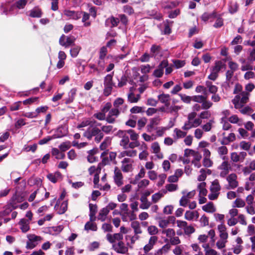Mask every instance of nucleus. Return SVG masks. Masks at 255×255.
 Returning a JSON list of instances; mask_svg holds the SVG:
<instances>
[{
	"mask_svg": "<svg viewBox=\"0 0 255 255\" xmlns=\"http://www.w3.org/2000/svg\"><path fill=\"white\" fill-rule=\"evenodd\" d=\"M82 13H83V15L82 17V21L83 22H84V25L86 27L90 26L91 25L90 22H86V21L87 20H88L90 18L89 14H88V13H87L86 12H82Z\"/></svg>",
	"mask_w": 255,
	"mask_h": 255,
	"instance_id": "a19ab883",
	"label": "nucleus"
},
{
	"mask_svg": "<svg viewBox=\"0 0 255 255\" xmlns=\"http://www.w3.org/2000/svg\"><path fill=\"white\" fill-rule=\"evenodd\" d=\"M29 220L27 219L23 218L20 220L19 224L21 226L20 229L22 232L26 233L29 230Z\"/></svg>",
	"mask_w": 255,
	"mask_h": 255,
	"instance_id": "f8f14e48",
	"label": "nucleus"
},
{
	"mask_svg": "<svg viewBox=\"0 0 255 255\" xmlns=\"http://www.w3.org/2000/svg\"><path fill=\"white\" fill-rule=\"evenodd\" d=\"M70 147L71 142L69 141L63 142L59 146V148L62 152H64L69 149Z\"/></svg>",
	"mask_w": 255,
	"mask_h": 255,
	"instance_id": "7c9ffc66",
	"label": "nucleus"
},
{
	"mask_svg": "<svg viewBox=\"0 0 255 255\" xmlns=\"http://www.w3.org/2000/svg\"><path fill=\"white\" fill-rule=\"evenodd\" d=\"M181 100L185 103L190 104L191 101H192V97L189 96H187L185 94H179Z\"/></svg>",
	"mask_w": 255,
	"mask_h": 255,
	"instance_id": "37998d69",
	"label": "nucleus"
},
{
	"mask_svg": "<svg viewBox=\"0 0 255 255\" xmlns=\"http://www.w3.org/2000/svg\"><path fill=\"white\" fill-rule=\"evenodd\" d=\"M226 68V64L221 60H219L215 61L214 66H213L211 70L218 74L219 72L222 69H225Z\"/></svg>",
	"mask_w": 255,
	"mask_h": 255,
	"instance_id": "9d476101",
	"label": "nucleus"
},
{
	"mask_svg": "<svg viewBox=\"0 0 255 255\" xmlns=\"http://www.w3.org/2000/svg\"><path fill=\"white\" fill-rule=\"evenodd\" d=\"M173 63L175 67L177 69L183 67L185 64V61L180 60H175L173 61Z\"/></svg>",
	"mask_w": 255,
	"mask_h": 255,
	"instance_id": "4d7b16f0",
	"label": "nucleus"
},
{
	"mask_svg": "<svg viewBox=\"0 0 255 255\" xmlns=\"http://www.w3.org/2000/svg\"><path fill=\"white\" fill-rule=\"evenodd\" d=\"M161 50V47L160 45L153 44L150 48V52L151 53V57H155Z\"/></svg>",
	"mask_w": 255,
	"mask_h": 255,
	"instance_id": "5701e85b",
	"label": "nucleus"
},
{
	"mask_svg": "<svg viewBox=\"0 0 255 255\" xmlns=\"http://www.w3.org/2000/svg\"><path fill=\"white\" fill-rule=\"evenodd\" d=\"M119 23L120 19L119 18L115 17L114 16H111L106 19L105 26L106 27L113 28L118 26Z\"/></svg>",
	"mask_w": 255,
	"mask_h": 255,
	"instance_id": "39448f33",
	"label": "nucleus"
},
{
	"mask_svg": "<svg viewBox=\"0 0 255 255\" xmlns=\"http://www.w3.org/2000/svg\"><path fill=\"white\" fill-rule=\"evenodd\" d=\"M210 190L211 192L219 193V191L221 190V186L218 179H215L212 182Z\"/></svg>",
	"mask_w": 255,
	"mask_h": 255,
	"instance_id": "4468645a",
	"label": "nucleus"
},
{
	"mask_svg": "<svg viewBox=\"0 0 255 255\" xmlns=\"http://www.w3.org/2000/svg\"><path fill=\"white\" fill-rule=\"evenodd\" d=\"M203 165L206 167H210L212 166L213 162L209 158L205 157L203 160Z\"/></svg>",
	"mask_w": 255,
	"mask_h": 255,
	"instance_id": "864d4df0",
	"label": "nucleus"
},
{
	"mask_svg": "<svg viewBox=\"0 0 255 255\" xmlns=\"http://www.w3.org/2000/svg\"><path fill=\"white\" fill-rule=\"evenodd\" d=\"M113 86H104L103 94L105 96L108 97L111 94Z\"/></svg>",
	"mask_w": 255,
	"mask_h": 255,
	"instance_id": "603ef678",
	"label": "nucleus"
},
{
	"mask_svg": "<svg viewBox=\"0 0 255 255\" xmlns=\"http://www.w3.org/2000/svg\"><path fill=\"white\" fill-rule=\"evenodd\" d=\"M200 172L201 174L198 177V180L199 181H203L206 179L207 177L206 174V169L202 168L201 169Z\"/></svg>",
	"mask_w": 255,
	"mask_h": 255,
	"instance_id": "13d9d810",
	"label": "nucleus"
},
{
	"mask_svg": "<svg viewBox=\"0 0 255 255\" xmlns=\"http://www.w3.org/2000/svg\"><path fill=\"white\" fill-rule=\"evenodd\" d=\"M202 209L204 211L207 213H213L216 211L214 204L212 202H210L206 205L202 206Z\"/></svg>",
	"mask_w": 255,
	"mask_h": 255,
	"instance_id": "f3484780",
	"label": "nucleus"
},
{
	"mask_svg": "<svg viewBox=\"0 0 255 255\" xmlns=\"http://www.w3.org/2000/svg\"><path fill=\"white\" fill-rule=\"evenodd\" d=\"M120 22L121 21L124 25H127L128 20L127 16L124 14H120L119 15Z\"/></svg>",
	"mask_w": 255,
	"mask_h": 255,
	"instance_id": "3c124183",
	"label": "nucleus"
},
{
	"mask_svg": "<svg viewBox=\"0 0 255 255\" xmlns=\"http://www.w3.org/2000/svg\"><path fill=\"white\" fill-rule=\"evenodd\" d=\"M207 96H205V99L204 100L203 102H201L202 103V109L207 110L209 109L210 107L212 106V103L210 102V101H207Z\"/></svg>",
	"mask_w": 255,
	"mask_h": 255,
	"instance_id": "58836bf2",
	"label": "nucleus"
},
{
	"mask_svg": "<svg viewBox=\"0 0 255 255\" xmlns=\"http://www.w3.org/2000/svg\"><path fill=\"white\" fill-rule=\"evenodd\" d=\"M240 145L242 149L245 150H249L251 147V144L250 142L242 141L240 142Z\"/></svg>",
	"mask_w": 255,
	"mask_h": 255,
	"instance_id": "6e6d98bb",
	"label": "nucleus"
},
{
	"mask_svg": "<svg viewBox=\"0 0 255 255\" xmlns=\"http://www.w3.org/2000/svg\"><path fill=\"white\" fill-rule=\"evenodd\" d=\"M129 139L128 135H125L122 137L120 141V145L123 146L124 149L127 148V145L128 144Z\"/></svg>",
	"mask_w": 255,
	"mask_h": 255,
	"instance_id": "c9c22d12",
	"label": "nucleus"
},
{
	"mask_svg": "<svg viewBox=\"0 0 255 255\" xmlns=\"http://www.w3.org/2000/svg\"><path fill=\"white\" fill-rule=\"evenodd\" d=\"M141 204L140 205V208L142 209H147L150 206V203L148 201L147 198L141 197L140 199Z\"/></svg>",
	"mask_w": 255,
	"mask_h": 255,
	"instance_id": "b1692460",
	"label": "nucleus"
},
{
	"mask_svg": "<svg viewBox=\"0 0 255 255\" xmlns=\"http://www.w3.org/2000/svg\"><path fill=\"white\" fill-rule=\"evenodd\" d=\"M113 249L117 253L121 254H127L128 253V249L123 242H119L116 244H113Z\"/></svg>",
	"mask_w": 255,
	"mask_h": 255,
	"instance_id": "f257e3e1",
	"label": "nucleus"
},
{
	"mask_svg": "<svg viewBox=\"0 0 255 255\" xmlns=\"http://www.w3.org/2000/svg\"><path fill=\"white\" fill-rule=\"evenodd\" d=\"M48 107L47 106L38 107L36 109L35 112L37 114L38 116L40 113H46V111L48 110Z\"/></svg>",
	"mask_w": 255,
	"mask_h": 255,
	"instance_id": "680f3d73",
	"label": "nucleus"
},
{
	"mask_svg": "<svg viewBox=\"0 0 255 255\" xmlns=\"http://www.w3.org/2000/svg\"><path fill=\"white\" fill-rule=\"evenodd\" d=\"M51 154L53 156H55L57 159H62L65 157V153L63 152H60L59 150L56 148H52Z\"/></svg>",
	"mask_w": 255,
	"mask_h": 255,
	"instance_id": "2eb2a0df",
	"label": "nucleus"
},
{
	"mask_svg": "<svg viewBox=\"0 0 255 255\" xmlns=\"http://www.w3.org/2000/svg\"><path fill=\"white\" fill-rule=\"evenodd\" d=\"M147 122V119L145 118H142L138 120L137 125L138 128L139 129H141L142 128H143Z\"/></svg>",
	"mask_w": 255,
	"mask_h": 255,
	"instance_id": "5fc2aeb1",
	"label": "nucleus"
},
{
	"mask_svg": "<svg viewBox=\"0 0 255 255\" xmlns=\"http://www.w3.org/2000/svg\"><path fill=\"white\" fill-rule=\"evenodd\" d=\"M63 228L62 226H58L56 227H49L46 228V231L47 233L49 234L54 235L60 233Z\"/></svg>",
	"mask_w": 255,
	"mask_h": 255,
	"instance_id": "9b49d317",
	"label": "nucleus"
},
{
	"mask_svg": "<svg viewBox=\"0 0 255 255\" xmlns=\"http://www.w3.org/2000/svg\"><path fill=\"white\" fill-rule=\"evenodd\" d=\"M38 97H31L23 101L22 103L24 105H31L34 103L38 102Z\"/></svg>",
	"mask_w": 255,
	"mask_h": 255,
	"instance_id": "e433bc0d",
	"label": "nucleus"
},
{
	"mask_svg": "<svg viewBox=\"0 0 255 255\" xmlns=\"http://www.w3.org/2000/svg\"><path fill=\"white\" fill-rule=\"evenodd\" d=\"M67 129L64 127H59L57 129L58 137H61L66 135L67 132Z\"/></svg>",
	"mask_w": 255,
	"mask_h": 255,
	"instance_id": "4c0bfd02",
	"label": "nucleus"
},
{
	"mask_svg": "<svg viewBox=\"0 0 255 255\" xmlns=\"http://www.w3.org/2000/svg\"><path fill=\"white\" fill-rule=\"evenodd\" d=\"M148 233L154 236L158 233V230L157 228L155 226H150L147 228Z\"/></svg>",
	"mask_w": 255,
	"mask_h": 255,
	"instance_id": "09e8293b",
	"label": "nucleus"
},
{
	"mask_svg": "<svg viewBox=\"0 0 255 255\" xmlns=\"http://www.w3.org/2000/svg\"><path fill=\"white\" fill-rule=\"evenodd\" d=\"M234 204L235 205L234 207L237 208L243 207L246 205L245 202L241 198H237L234 201Z\"/></svg>",
	"mask_w": 255,
	"mask_h": 255,
	"instance_id": "a18cd8bd",
	"label": "nucleus"
},
{
	"mask_svg": "<svg viewBox=\"0 0 255 255\" xmlns=\"http://www.w3.org/2000/svg\"><path fill=\"white\" fill-rule=\"evenodd\" d=\"M114 83L113 82V75L108 74L104 78V85L108 86H114Z\"/></svg>",
	"mask_w": 255,
	"mask_h": 255,
	"instance_id": "412c9836",
	"label": "nucleus"
},
{
	"mask_svg": "<svg viewBox=\"0 0 255 255\" xmlns=\"http://www.w3.org/2000/svg\"><path fill=\"white\" fill-rule=\"evenodd\" d=\"M43 12L39 6H35L29 11L28 16L33 18H40L42 16Z\"/></svg>",
	"mask_w": 255,
	"mask_h": 255,
	"instance_id": "6e6552de",
	"label": "nucleus"
},
{
	"mask_svg": "<svg viewBox=\"0 0 255 255\" xmlns=\"http://www.w3.org/2000/svg\"><path fill=\"white\" fill-rule=\"evenodd\" d=\"M180 13V10L176 9L173 11H171L169 13L168 17L170 18H174L176 17Z\"/></svg>",
	"mask_w": 255,
	"mask_h": 255,
	"instance_id": "774afa93",
	"label": "nucleus"
},
{
	"mask_svg": "<svg viewBox=\"0 0 255 255\" xmlns=\"http://www.w3.org/2000/svg\"><path fill=\"white\" fill-rule=\"evenodd\" d=\"M173 23L172 21H169V20H166V23L164 24V29L163 30V34L165 35H169L171 32L172 30L170 27V24H172Z\"/></svg>",
	"mask_w": 255,
	"mask_h": 255,
	"instance_id": "4be33fe9",
	"label": "nucleus"
},
{
	"mask_svg": "<svg viewBox=\"0 0 255 255\" xmlns=\"http://www.w3.org/2000/svg\"><path fill=\"white\" fill-rule=\"evenodd\" d=\"M28 0H18L15 2L16 6L18 9H23L26 5Z\"/></svg>",
	"mask_w": 255,
	"mask_h": 255,
	"instance_id": "79ce46f5",
	"label": "nucleus"
},
{
	"mask_svg": "<svg viewBox=\"0 0 255 255\" xmlns=\"http://www.w3.org/2000/svg\"><path fill=\"white\" fill-rule=\"evenodd\" d=\"M95 118L100 121L105 120L106 119V114L103 112L96 113L93 116Z\"/></svg>",
	"mask_w": 255,
	"mask_h": 255,
	"instance_id": "e2e57ef3",
	"label": "nucleus"
},
{
	"mask_svg": "<svg viewBox=\"0 0 255 255\" xmlns=\"http://www.w3.org/2000/svg\"><path fill=\"white\" fill-rule=\"evenodd\" d=\"M37 148V145L36 143L33 144L32 145H25L23 148V150L25 152L32 151L34 152Z\"/></svg>",
	"mask_w": 255,
	"mask_h": 255,
	"instance_id": "473e14b6",
	"label": "nucleus"
},
{
	"mask_svg": "<svg viewBox=\"0 0 255 255\" xmlns=\"http://www.w3.org/2000/svg\"><path fill=\"white\" fill-rule=\"evenodd\" d=\"M151 148L153 149V152L154 153L157 154L160 152V147L157 142H153L152 144Z\"/></svg>",
	"mask_w": 255,
	"mask_h": 255,
	"instance_id": "bf43d9fd",
	"label": "nucleus"
},
{
	"mask_svg": "<svg viewBox=\"0 0 255 255\" xmlns=\"http://www.w3.org/2000/svg\"><path fill=\"white\" fill-rule=\"evenodd\" d=\"M107 53H108V50H107V47L106 46L102 47L100 50L99 59H104Z\"/></svg>",
	"mask_w": 255,
	"mask_h": 255,
	"instance_id": "de8ad7c7",
	"label": "nucleus"
},
{
	"mask_svg": "<svg viewBox=\"0 0 255 255\" xmlns=\"http://www.w3.org/2000/svg\"><path fill=\"white\" fill-rule=\"evenodd\" d=\"M205 99V96L196 95L192 96V101L199 103H201Z\"/></svg>",
	"mask_w": 255,
	"mask_h": 255,
	"instance_id": "49530a36",
	"label": "nucleus"
},
{
	"mask_svg": "<svg viewBox=\"0 0 255 255\" xmlns=\"http://www.w3.org/2000/svg\"><path fill=\"white\" fill-rule=\"evenodd\" d=\"M219 168L222 170L226 171H230L232 170V168L230 164L229 163L228 161H223L221 164V165L219 166Z\"/></svg>",
	"mask_w": 255,
	"mask_h": 255,
	"instance_id": "72a5a7b5",
	"label": "nucleus"
},
{
	"mask_svg": "<svg viewBox=\"0 0 255 255\" xmlns=\"http://www.w3.org/2000/svg\"><path fill=\"white\" fill-rule=\"evenodd\" d=\"M211 116L210 112L208 111H205L200 113L199 117L201 119H207Z\"/></svg>",
	"mask_w": 255,
	"mask_h": 255,
	"instance_id": "338daca9",
	"label": "nucleus"
},
{
	"mask_svg": "<svg viewBox=\"0 0 255 255\" xmlns=\"http://www.w3.org/2000/svg\"><path fill=\"white\" fill-rule=\"evenodd\" d=\"M64 14L70 18H72L74 20H78L81 17L82 12L65 9L64 11Z\"/></svg>",
	"mask_w": 255,
	"mask_h": 255,
	"instance_id": "20e7f679",
	"label": "nucleus"
},
{
	"mask_svg": "<svg viewBox=\"0 0 255 255\" xmlns=\"http://www.w3.org/2000/svg\"><path fill=\"white\" fill-rule=\"evenodd\" d=\"M13 206L8 203L7 205L4 207V210L1 212V215L3 216L8 215L13 210L15 209Z\"/></svg>",
	"mask_w": 255,
	"mask_h": 255,
	"instance_id": "393cba45",
	"label": "nucleus"
},
{
	"mask_svg": "<svg viewBox=\"0 0 255 255\" xmlns=\"http://www.w3.org/2000/svg\"><path fill=\"white\" fill-rule=\"evenodd\" d=\"M160 121V119L157 118H152L150 120V124L147 126L148 131H150V129H152L154 125H157Z\"/></svg>",
	"mask_w": 255,
	"mask_h": 255,
	"instance_id": "bb28decb",
	"label": "nucleus"
},
{
	"mask_svg": "<svg viewBox=\"0 0 255 255\" xmlns=\"http://www.w3.org/2000/svg\"><path fill=\"white\" fill-rule=\"evenodd\" d=\"M194 216L195 213L194 211H187L185 214V218L189 221L193 220Z\"/></svg>",
	"mask_w": 255,
	"mask_h": 255,
	"instance_id": "052dcab7",
	"label": "nucleus"
},
{
	"mask_svg": "<svg viewBox=\"0 0 255 255\" xmlns=\"http://www.w3.org/2000/svg\"><path fill=\"white\" fill-rule=\"evenodd\" d=\"M109 210L106 207L102 208L98 216V219L101 220L102 222H104L105 221L106 219V216L109 213Z\"/></svg>",
	"mask_w": 255,
	"mask_h": 255,
	"instance_id": "ddd939ff",
	"label": "nucleus"
},
{
	"mask_svg": "<svg viewBox=\"0 0 255 255\" xmlns=\"http://www.w3.org/2000/svg\"><path fill=\"white\" fill-rule=\"evenodd\" d=\"M123 239V235L121 233H116L113 235L110 234L107 235V240L112 244L115 243L116 241L121 242Z\"/></svg>",
	"mask_w": 255,
	"mask_h": 255,
	"instance_id": "0eeeda50",
	"label": "nucleus"
},
{
	"mask_svg": "<svg viewBox=\"0 0 255 255\" xmlns=\"http://www.w3.org/2000/svg\"><path fill=\"white\" fill-rule=\"evenodd\" d=\"M128 78L126 75H123L120 80H119L118 87L121 88L127 84Z\"/></svg>",
	"mask_w": 255,
	"mask_h": 255,
	"instance_id": "8fccbe9b",
	"label": "nucleus"
},
{
	"mask_svg": "<svg viewBox=\"0 0 255 255\" xmlns=\"http://www.w3.org/2000/svg\"><path fill=\"white\" fill-rule=\"evenodd\" d=\"M90 132L92 137H93L99 134L102 132V131L98 127H93L91 129L90 128Z\"/></svg>",
	"mask_w": 255,
	"mask_h": 255,
	"instance_id": "0e129e2a",
	"label": "nucleus"
},
{
	"mask_svg": "<svg viewBox=\"0 0 255 255\" xmlns=\"http://www.w3.org/2000/svg\"><path fill=\"white\" fill-rule=\"evenodd\" d=\"M81 47L79 46H75L70 50V54L72 57H76L79 54Z\"/></svg>",
	"mask_w": 255,
	"mask_h": 255,
	"instance_id": "ea45409f",
	"label": "nucleus"
},
{
	"mask_svg": "<svg viewBox=\"0 0 255 255\" xmlns=\"http://www.w3.org/2000/svg\"><path fill=\"white\" fill-rule=\"evenodd\" d=\"M162 234H166L168 238H171L175 235V231L173 229H168L162 231Z\"/></svg>",
	"mask_w": 255,
	"mask_h": 255,
	"instance_id": "f704fd0d",
	"label": "nucleus"
},
{
	"mask_svg": "<svg viewBox=\"0 0 255 255\" xmlns=\"http://www.w3.org/2000/svg\"><path fill=\"white\" fill-rule=\"evenodd\" d=\"M217 16V12L214 11L212 13H208L207 12H204L201 16L202 20L204 22L207 21L209 19L212 18H215Z\"/></svg>",
	"mask_w": 255,
	"mask_h": 255,
	"instance_id": "dca6fc26",
	"label": "nucleus"
},
{
	"mask_svg": "<svg viewBox=\"0 0 255 255\" xmlns=\"http://www.w3.org/2000/svg\"><path fill=\"white\" fill-rule=\"evenodd\" d=\"M65 48L69 47L70 46L74 45L76 38L74 36H66V37Z\"/></svg>",
	"mask_w": 255,
	"mask_h": 255,
	"instance_id": "c756f323",
	"label": "nucleus"
},
{
	"mask_svg": "<svg viewBox=\"0 0 255 255\" xmlns=\"http://www.w3.org/2000/svg\"><path fill=\"white\" fill-rule=\"evenodd\" d=\"M237 176L235 173L230 174L227 178L230 188L235 189L238 186V182L237 180Z\"/></svg>",
	"mask_w": 255,
	"mask_h": 255,
	"instance_id": "423d86ee",
	"label": "nucleus"
},
{
	"mask_svg": "<svg viewBox=\"0 0 255 255\" xmlns=\"http://www.w3.org/2000/svg\"><path fill=\"white\" fill-rule=\"evenodd\" d=\"M97 64H98L97 67H98V69H97V73L98 75H100V73L105 69V59H99V60L98 61Z\"/></svg>",
	"mask_w": 255,
	"mask_h": 255,
	"instance_id": "cd10ccee",
	"label": "nucleus"
},
{
	"mask_svg": "<svg viewBox=\"0 0 255 255\" xmlns=\"http://www.w3.org/2000/svg\"><path fill=\"white\" fill-rule=\"evenodd\" d=\"M84 229L86 231H97L98 229L97 225L95 223L87 222L84 226Z\"/></svg>",
	"mask_w": 255,
	"mask_h": 255,
	"instance_id": "a211bd4d",
	"label": "nucleus"
},
{
	"mask_svg": "<svg viewBox=\"0 0 255 255\" xmlns=\"http://www.w3.org/2000/svg\"><path fill=\"white\" fill-rule=\"evenodd\" d=\"M24 200V197L20 195L19 193H17V192L11 197L9 201V202L11 206H13L14 208H17L18 206L17 204L21 203Z\"/></svg>",
	"mask_w": 255,
	"mask_h": 255,
	"instance_id": "7ed1b4c3",
	"label": "nucleus"
},
{
	"mask_svg": "<svg viewBox=\"0 0 255 255\" xmlns=\"http://www.w3.org/2000/svg\"><path fill=\"white\" fill-rule=\"evenodd\" d=\"M47 177L51 182L55 183L59 179L62 178V175L59 171H56L54 173L48 174Z\"/></svg>",
	"mask_w": 255,
	"mask_h": 255,
	"instance_id": "1a4fd4ad",
	"label": "nucleus"
},
{
	"mask_svg": "<svg viewBox=\"0 0 255 255\" xmlns=\"http://www.w3.org/2000/svg\"><path fill=\"white\" fill-rule=\"evenodd\" d=\"M123 176L121 170L118 167H115L114 170V179L116 184L118 187H120L123 184Z\"/></svg>",
	"mask_w": 255,
	"mask_h": 255,
	"instance_id": "f03ea898",
	"label": "nucleus"
},
{
	"mask_svg": "<svg viewBox=\"0 0 255 255\" xmlns=\"http://www.w3.org/2000/svg\"><path fill=\"white\" fill-rule=\"evenodd\" d=\"M131 227L134 230L135 235H137L142 233L139 223L138 221L132 222L131 223Z\"/></svg>",
	"mask_w": 255,
	"mask_h": 255,
	"instance_id": "aec40b11",
	"label": "nucleus"
},
{
	"mask_svg": "<svg viewBox=\"0 0 255 255\" xmlns=\"http://www.w3.org/2000/svg\"><path fill=\"white\" fill-rule=\"evenodd\" d=\"M206 185V183L204 182L200 183L198 185V188L199 190V196H201V195H202L203 196H205L207 195L208 191L205 188Z\"/></svg>",
	"mask_w": 255,
	"mask_h": 255,
	"instance_id": "6ab92c4d",
	"label": "nucleus"
},
{
	"mask_svg": "<svg viewBox=\"0 0 255 255\" xmlns=\"http://www.w3.org/2000/svg\"><path fill=\"white\" fill-rule=\"evenodd\" d=\"M239 9V5L237 2H231L229 7V11L231 14L237 12Z\"/></svg>",
	"mask_w": 255,
	"mask_h": 255,
	"instance_id": "2f4dec72",
	"label": "nucleus"
},
{
	"mask_svg": "<svg viewBox=\"0 0 255 255\" xmlns=\"http://www.w3.org/2000/svg\"><path fill=\"white\" fill-rule=\"evenodd\" d=\"M21 104V101H18L13 103L9 106L10 110L11 111H14L19 110Z\"/></svg>",
	"mask_w": 255,
	"mask_h": 255,
	"instance_id": "c03bdc74",
	"label": "nucleus"
},
{
	"mask_svg": "<svg viewBox=\"0 0 255 255\" xmlns=\"http://www.w3.org/2000/svg\"><path fill=\"white\" fill-rule=\"evenodd\" d=\"M158 100L162 104L170 101V96L169 94L162 93L158 96Z\"/></svg>",
	"mask_w": 255,
	"mask_h": 255,
	"instance_id": "c85d7f7f",
	"label": "nucleus"
},
{
	"mask_svg": "<svg viewBox=\"0 0 255 255\" xmlns=\"http://www.w3.org/2000/svg\"><path fill=\"white\" fill-rule=\"evenodd\" d=\"M68 208V201H64L60 206L59 209L57 211L59 214H63L66 212Z\"/></svg>",
	"mask_w": 255,
	"mask_h": 255,
	"instance_id": "a878e982",
	"label": "nucleus"
},
{
	"mask_svg": "<svg viewBox=\"0 0 255 255\" xmlns=\"http://www.w3.org/2000/svg\"><path fill=\"white\" fill-rule=\"evenodd\" d=\"M228 65H229V67L230 70H231L234 72H235L236 71H237L238 69L239 65L235 62L230 61L229 62Z\"/></svg>",
	"mask_w": 255,
	"mask_h": 255,
	"instance_id": "69168bd1",
	"label": "nucleus"
}]
</instances>
